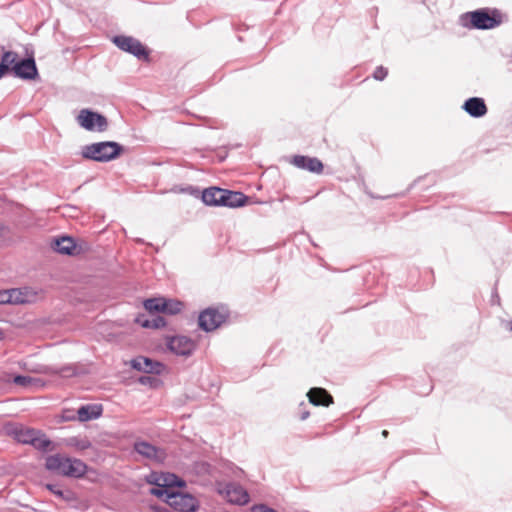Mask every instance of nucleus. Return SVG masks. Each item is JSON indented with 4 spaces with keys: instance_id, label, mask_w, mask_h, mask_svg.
<instances>
[{
    "instance_id": "f257e3e1",
    "label": "nucleus",
    "mask_w": 512,
    "mask_h": 512,
    "mask_svg": "<svg viewBox=\"0 0 512 512\" xmlns=\"http://www.w3.org/2000/svg\"><path fill=\"white\" fill-rule=\"evenodd\" d=\"M45 466L49 471L67 477L79 478L87 472V465L82 460L60 454L47 457Z\"/></svg>"
},
{
    "instance_id": "f03ea898",
    "label": "nucleus",
    "mask_w": 512,
    "mask_h": 512,
    "mask_svg": "<svg viewBox=\"0 0 512 512\" xmlns=\"http://www.w3.org/2000/svg\"><path fill=\"white\" fill-rule=\"evenodd\" d=\"M123 147L114 141L95 142L81 148L83 158L97 162H108L116 159Z\"/></svg>"
},
{
    "instance_id": "7ed1b4c3",
    "label": "nucleus",
    "mask_w": 512,
    "mask_h": 512,
    "mask_svg": "<svg viewBox=\"0 0 512 512\" xmlns=\"http://www.w3.org/2000/svg\"><path fill=\"white\" fill-rule=\"evenodd\" d=\"M228 316L229 313L224 308H207L200 313L198 317V324L202 330L210 332L223 324L227 320Z\"/></svg>"
},
{
    "instance_id": "20e7f679",
    "label": "nucleus",
    "mask_w": 512,
    "mask_h": 512,
    "mask_svg": "<svg viewBox=\"0 0 512 512\" xmlns=\"http://www.w3.org/2000/svg\"><path fill=\"white\" fill-rule=\"evenodd\" d=\"M35 293L29 288H12L0 290V305L4 304H26L33 301Z\"/></svg>"
},
{
    "instance_id": "39448f33",
    "label": "nucleus",
    "mask_w": 512,
    "mask_h": 512,
    "mask_svg": "<svg viewBox=\"0 0 512 512\" xmlns=\"http://www.w3.org/2000/svg\"><path fill=\"white\" fill-rule=\"evenodd\" d=\"M470 26L476 29H492L501 23L500 17L496 14H489L486 10H476L466 14Z\"/></svg>"
},
{
    "instance_id": "423d86ee",
    "label": "nucleus",
    "mask_w": 512,
    "mask_h": 512,
    "mask_svg": "<svg viewBox=\"0 0 512 512\" xmlns=\"http://www.w3.org/2000/svg\"><path fill=\"white\" fill-rule=\"evenodd\" d=\"M168 504L180 512H196L199 508V502L194 496L180 492L170 494Z\"/></svg>"
},
{
    "instance_id": "0eeeda50",
    "label": "nucleus",
    "mask_w": 512,
    "mask_h": 512,
    "mask_svg": "<svg viewBox=\"0 0 512 512\" xmlns=\"http://www.w3.org/2000/svg\"><path fill=\"white\" fill-rule=\"evenodd\" d=\"M113 42L118 48L123 51L129 52L138 58H146L148 52L140 41L130 36H116Z\"/></svg>"
},
{
    "instance_id": "6e6552de",
    "label": "nucleus",
    "mask_w": 512,
    "mask_h": 512,
    "mask_svg": "<svg viewBox=\"0 0 512 512\" xmlns=\"http://www.w3.org/2000/svg\"><path fill=\"white\" fill-rule=\"evenodd\" d=\"M170 351L180 356H189L195 350V342L186 336H174L167 341Z\"/></svg>"
},
{
    "instance_id": "1a4fd4ad",
    "label": "nucleus",
    "mask_w": 512,
    "mask_h": 512,
    "mask_svg": "<svg viewBox=\"0 0 512 512\" xmlns=\"http://www.w3.org/2000/svg\"><path fill=\"white\" fill-rule=\"evenodd\" d=\"M77 121L82 128H102L108 125L107 119L103 115L88 109L80 111Z\"/></svg>"
},
{
    "instance_id": "9d476101",
    "label": "nucleus",
    "mask_w": 512,
    "mask_h": 512,
    "mask_svg": "<svg viewBox=\"0 0 512 512\" xmlns=\"http://www.w3.org/2000/svg\"><path fill=\"white\" fill-rule=\"evenodd\" d=\"M295 167L307 170L312 173L321 174L324 169L323 163L316 157L295 155L290 160Z\"/></svg>"
},
{
    "instance_id": "9b49d317",
    "label": "nucleus",
    "mask_w": 512,
    "mask_h": 512,
    "mask_svg": "<svg viewBox=\"0 0 512 512\" xmlns=\"http://www.w3.org/2000/svg\"><path fill=\"white\" fill-rule=\"evenodd\" d=\"M134 450L138 454L142 455L143 457H145L149 460H153L156 462H162L165 459V452L162 449H160L146 441L135 442Z\"/></svg>"
},
{
    "instance_id": "f8f14e48",
    "label": "nucleus",
    "mask_w": 512,
    "mask_h": 512,
    "mask_svg": "<svg viewBox=\"0 0 512 512\" xmlns=\"http://www.w3.org/2000/svg\"><path fill=\"white\" fill-rule=\"evenodd\" d=\"M131 366L138 371L148 374H160L164 369V365L162 363L143 356L133 359L131 361Z\"/></svg>"
},
{
    "instance_id": "ddd939ff",
    "label": "nucleus",
    "mask_w": 512,
    "mask_h": 512,
    "mask_svg": "<svg viewBox=\"0 0 512 512\" xmlns=\"http://www.w3.org/2000/svg\"><path fill=\"white\" fill-rule=\"evenodd\" d=\"M225 492L228 501L233 504L245 505L249 502L248 492L239 484H227Z\"/></svg>"
},
{
    "instance_id": "4468645a",
    "label": "nucleus",
    "mask_w": 512,
    "mask_h": 512,
    "mask_svg": "<svg viewBox=\"0 0 512 512\" xmlns=\"http://www.w3.org/2000/svg\"><path fill=\"white\" fill-rule=\"evenodd\" d=\"M16 76L23 79H35L37 76V68L33 59H24L12 68Z\"/></svg>"
},
{
    "instance_id": "2eb2a0df",
    "label": "nucleus",
    "mask_w": 512,
    "mask_h": 512,
    "mask_svg": "<svg viewBox=\"0 0 512 512\" xmlns=\"http://www.w3.org/2000/svg\"><path fill=\"white\" fill-rule=\"evenodd\" d=\"M19 367L27 372L30 373H36V374H46V375H52V374H60V375H67V372L71 370L70 368H61L60 370L53 369L52 367L42 365V364H35V365H29L25 361L18 362Z\"/></svg>"
},
{
    "instance_id": "dca6fc26",
    "label": "nucleus",
    "mask_w": 512,
    "mask_h": 512,
    "mask_svg": "<svg viewBox=\"0 0 512 512\" xmlns=\"http://www.w3.org/2000/svg\"><path fill=\"white\" fill-rule=\"evenodd\" d=\"M463 109L473 117H482L487 113V106L482 98L472 97L465 101Z\"/></svg>"
},
{
    "instance_id": "f3484780",
    "label": "nucleus",
    "mask_w": 512,
    "mask_h": 512,
    "mask_svg": "<svg viewBox=\"0 0 512 512\" xmlns=\"http://www.w3.org/2000/svg\"><path fill=\"white\" fill-rule=\"evenodd\" d=\"M224 189L218 187H210L205 189L202 193V200L206 205L210 206H223L225 203Z\"/></svg>"
},
{
    "instance_id": "a211bd4d",
    "label": "nucleus",
    "mask_w": 512,
    "mask_h": 512,
    "mask_svg": "<svg viewBox=\"0 0 512 512\" xmlns=\"http://www.w3.org/2000/svg\"><path fill=\"white\" fill-rule=\"evenodd\" d=\"M307 396L310 403L316 406H329L333 403L332 396L324 388H311Z\"/></svg>"
},
{
    "instance_id": "6ab92c4d",
    "label": "nucleus",
    "mask_w": 512,
    "mask_h": 512,
    "mask_svg": "<svg viewBox=\"0 0 512 512\" xmlns=\"http://www.w3.org/2000/svg\"><path fill=\"white\" fill-rule=\"evenodd\" d=\"M102 414V406L96 404L83 405L77 411V419L81 422L97 419Z\"/></svg>"
},
{
    "instance_id": "aec40b11",
    "label": "nucleus",
    "mask_w": 512,
    "mask_h": 512,
    "mask_svg": "<svg viewBox=\"0 0 512 512\" xmlns=\"http://www.w3.org/2000/svg\"><path fill=\"white\" fill-rule=\"evenodd\" d=\"M52 247L56 252L60 254L72 255L76 249V244L73 238L63 236L61 238L55 239L53 241Z\"/></svg>"
},
{
    "instance_id": "412c9836",
    "label": "nucleus",
    "mask_w": 512,
    "mask_h": 512,
    "mask_svg": "<svg viewBox=\"0 0 512 512\" xmlns=\"http://www.w3.org/2000/svg\"><path fill=\"white\" fill-rule=\"evenodd\" d=\"M37 430L26 428L23 426L14 427L9 430V434H11L18 442L23 444H31L34 436L36 435Z\"/></svg>"
},
{
    "instance_id": "4be33fe9",
    "label": "nucleus",
    "mask_w": 512,
    "mask_h": 512,
    "mask_svg": "<svg viewBox=\"0 0 512 512\" xmlns=\"http://www.w3.org/2000/svg\"><path fill=\"white\" fill-rule=\"evenodd\" d=\"M225 203H223V206L235 208V207H241L245 205L247 197L241 193V192H234L224 189V199Z\"/></svg>"
},
{
    "instance_id": "5701e85b",
    "label": "nucleus",
    "mask_w": 512,
    "mask_h": 512,
    "mask_svg": "<svg viewBox=\"0 0 512 512\" xmlns=\"http://www.w3.org/2000/svg\"><path fill=\"white\" fill-rule=\"evenodd\" d=\"M185 482L178 476L172 473H160V487H165L168 490L173 487H183Z\"/></svg>"
},
{
    "instance_id": "b1692460",
    "label": "nucleus",
    "mask_w": 512,
    "mask_h": 512,
    "mask_svg": "<svg viewBox=\"0 0 512 512\" xmlns=\"http://www.w3.org/2000/svg\"><path fill=\"white\" fill-rule=\"evenodd\" d=\"M13 383L17 386L30 387V386H43L42 380L29 376L17 375L13 378Z\"/></svg>"
},
{
    "instance_id": "393cba45",
    "label": "nucleus",
    "mask_w": 512,
    "mask_h": 512,
    "mask_svg": "<svg viewBox=\"0 0 512 512\" xmlns=\"http://www.w3.org/2000/svg\"><path fill=\"white\" fill-rule=\"evenodd\" d=\"M17 59L18 55L15 52H5L0 62V68L6 73L10 67L13 68L15 63H18Z\"/></svg>"
},
{
    "instance_id": "a878e982",
    "label": "nucleus",
    "mask_w": 512,
    "mask_h": 512,
    "mask_svg": "<svg viewBox=\"0 0 512 512\" xmlns=\"http://www.w3.org/2000/svg\"><path fill=\"white\" fill-rule=\"evenodd\" d=\"M31 445L40 451H47L51 445V441L37 430Z\"/></svg>"
},
{
    "instance_id": "bb28decb",
    "label": "nucleus",
    "mask_w": 512,
    "mask_h": 512,
    "mask_svg": "<svg viewBox=\"0 0 512 512\" xmlns=\"http://www.w3.org/2000/svg\"><path fill=\"white\" fill-rule=\"evenodd\" d=\"M164 304H165V307H163L162 312L170 314V315H175V314L179 313L183 308V303L178 300H173V299L167 300L164 298Z\"/></svg>"
},
{
    "instance_id": "cd10ccee",
    "label": "nucleus",
    "mask_w": 512,
    "mask_h": 512,
    "mask_svg": "<svg viewBox=\"0 0 512 512\" xmlns=\"http://www.w3.org/2000/svg\"><path fill=\"white\" fill-rule=\"evenodd\" d=\"M164 304V298H150L144 301V308L149 312H162Z\"/></svg>"
},
{
    "instance_id": "c85d7f7f",
    "label": "nucleus",
    "mask_w": 512,
    "mask_h": 512,
    "mask_svg": "<svg viewBox=\"0 0 512 512\" xmlns=\"http://www.w3.org/2000/svg\"><path fill=\"white\" fill-rule=\"evenodd\" d=\"M46 488L57 497L62 498L66 501H70L72 499L70 492L62 491L56 484H47Z\"/></svg>"
},
{
    "instance_id": "c756f323",
    "label": "nucleus",
    "mask_w": 512,
    "mask_h": 512,
    "mask_svg": "<svg viewBox=\"0 0 512 512\" xmlns=\"http://www.w3.org/2000/svg\"><path fill=\"white\" fill-rule=\"evenodd\" d=\"M150 493L156 497H159V498H164L166 499V501L168 502L169 500V495L173 493V491H170L168 490L167 488L165 487H158L156 486L155 488H152L150 490Z\"/></svg>"
},
{
    "instance_id": "7c9ffc66",
    "label": "nucleus",
    "mask_w": 512,
    "mask_h": 512,
    "mask_svg": "<svg viewBox=\"0 0 512 512\" xmlns=\"http://www.w3.org/2000/svg\"><path fill=\"white\" fill-rule=\"evenodd\" d=\"M165 325V320L161 316H156L152 321L146 320L142 323L143 327L160 328Z\"/></svg>"
},
{
    "instance_id": "2f4dec72",
    "label": "nucleus",
    "mask_w": 512,
    "mask_h": 512,
    "mask_svg": "<svg viewBox=\"0 0 512 512\" xmlns=\"http://www.w3.org/2000/svg\"><path fill=\"white\" fill-rule=\"evenodd\" d=\"M147 482L149 484L160 487V473L152 472L147 476Z\"/></svg>"
},
{
    "instance_id": "473e14b6",
    "label": "nucleus",
    "mask_w": 512,
    "mask_h": 512,
    "mask_svg": "<svg viewBox=\"0 0 512 512\" xmlns=\"http://www.w3.org/2000/svg\"><path fill=\"white\" fill-rule=\"evenodd\" d=\"M376 80H383L387 76V69L384 67H377L373 73Z\"/></svg>"
},
{
    "instance_id": "72a5a7b5",
    "label": "nucleus",
    "mask_w": 512,
    "mask_h": 512,
    "mask_svg": "<svg viewBox=\"0 0 512 512\" xmlns=\"http://www.w3.org/2000/svg\"><path fill=\"white\" fill-rule=\"evenodd\" d=\"M252 511L253 512H277L275 511L274 509L272 508H269L268 506L266 505H263V504H260V505H256L252 508Z\"/></svg>"
},
{
    "instance_id": "f704fd0d",
    "label": "nucleus",
    "mask_w": 512,
    "mask_h": 512,
    "mask_svg": "<svg viewBox=\"0 0 512 512\" xmlns=\"http://www.w3.org/2000/svg\"><path fill=\"white\" fill-rule=\"evenodd\" d=\"M153 381H156V379L150 376H142L139 378V382L144 385L151 384Z\"/></svg>"
},
{
    "instance_id": "c9c22d12",
    "label": "nucleus",
    "mask_w": 512,
    "mask_h": 512,
    "mask_svg": "<svg viewBox=\"0 0 512 512\" xmlns=\"http://www.w3.org/2000/svg\"><path fill=\"white\" fill-rule=\"evenodd\" d=\"M310 413L308 411H304L301 415H300V419L301 420H306L308 417H309Z\"/></svg>"
},
{
    "instance_id": "e433bc0d",
    "label": "nucleus",
    "mask_w": 512,
    "mask_h": 512,
    "mask_svg": "<svg viewBox=\"0 0 512 512\" xmlns=\"http://www.w3.org/2000/svg\"><path fill=\"white\" fill-rule=\"evenodd\" d=\"M63 418H64L65 420H74V419H76V417H75V416H72V415H70V414L64 415V416H63Z\"/></svg>"
},
{
    "instance_id": "4c0bfd02",
    "label": "nucleus",
    "mask_w": 512,
    "mask_h": 512,
    "mask_svg": "<svg viewBox=\"0 0 512 512\" xmlns=\"http://www.w3.org/2000/svg\"><path fill=\"white\" fill-rule=\"evenodd\" d=\"M382 435H383L384 437H387V436H388V431H387V430H383V431H382Z\"/></svg>"
},
{
    "instance_id": "58836bf2",
    "label": "nucleus",
    "mask_w": 512,
    "mask_h": 512,
    "mask_svg": "<svg viewBox=\"0 0 512 512\" xmlns=\"http://www.w3.org/2000/svg\"><path fill=\"white\" fill-rule=\"evenodd\" d=\"M5 73L2 71V69L0 68V78L4 75Z\"/></svg>"
},
{
    "instance_id": "ea45409f",
    "label": "nucleus",
    "mask_w": 512,
    "mask_h": 512,
    "mask_svg": "<svg viewBox=\"0 0 512 512\" xmlns=\"http://www.w3.org/2000/svg\"><path fill=\"white\" fill-rule=\"evenodd\" d=\"M2 339V332H0V340Z\"/></svg>"
}]
</instances>
